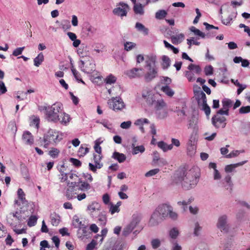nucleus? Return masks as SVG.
<instances>
[{
    "label": "nucleus",
    "mask_w": 250,
    "mask_h": 250,
    "mask_svg": "<svg viewBox=\"0 0 250 250\" xmlns=\"http://www.w3.org/2000/svg\"><path fill=\"white\" fill-rule=\"evenodd\" d=\"M88 228L85 225L83 226L81 228L79 229L78 233H81L80 237H84L88 235Z\"/></svg>",
    "instance_id": "obj_44"
},
{
    "label": "nucleus",
    "mask_w": 250,
    "mask_h": 250,
    "mask_svg": "<svg viewBox=\"0 0 250 250\" xmlns=\"http://www.w3.org/2000/svg\"><path fill=\"white\" fill-rule=\"evenodd\" d=\"M102 155L94 154H93V159H94L95 164H97V165H98V164H101L100 161H101V160L102 159Z\"/></svg>",
    "instance_id": "obj_64"
},
{
    "label": "nucleus",
    "mask_w": 250,
    "mask_h": 250,
    "mask_svg": "<svg viewBox=\"0 0 250 250\" xmlns=\"http://www.w3.org/2000/svg\"><path fill=\"white\" fill-rule=\"evenodd\" d=\"M222 102L223 106H227L229 108L232 106L233 103L231 100L226 98L224 99Z\"/></svg>",
    "instance_id": "obj_52"
},
{
    "label": "nucleus",
    "mask_w": 250,
    "mask_h": 250,
    "mask_svg": "<svg viewBox=\"0 0 250 250\" xmlns=\"http://www.w3.org/2000/svg\"><path fill=\"white\" fill-rule=\"evenodd\" d=\"M125 74L130 78L140 77L143 75V69L133 68L125 72Z\"/></svg>",
    "instance_id": "obj_13"
},
{
    "label": "nucleus",
    "mask_w": 250,
    "mask_h": 250,
    "mask_svg": "<svg viewBox=\"0 0 250 250\" xmlns=\"http://www.w3.org/2000/svg\"><path fill=\"white\" fill-rule=\"evenodd\" d=\"M212 125L217 128H225L226 125V118L224 116H220L219 115H214L211 119Z\"/></svg>",
    "instance_id": "obj_8"
},
{
    "label": "nucleus",
    "mask_w": 250,
    "mask_h": 250,
    "mask_svg": "<svg viewBox=\"0 0 250 250\" xmlns=\"http://www.w3.org/2000/svg\"><path fill=\"white\" fill-rule=\"evenodd\" d=\"M132 220L130 223L128 225L134 229L137 225L140 223L141 217L140 215L134 214L132 216Z\"/></svg>",
    "instance_id": "obj_26"
},
{
    "label": "nucleus",
    "mask_w": 250,
    "mask_h": 250,
    "mask_svg": "<svg viewBox=\"0 0 250 250\" xmlns=\"http://www.w3.org/2000/svg\"><path fill=\"white\" fill-rule=\"evenodd\" d=\"M116 78L115 76L110 75L105 79L106 83L111 84L115 83Z\"/></svg>",
    "instance_id": "obj_57"
},
{
    "label": "nucleus",
    "mask_w": 250,
    "mask_h": 250,
    "mask_svg": "<svg viewBox=\"0 0 250 250\" xmlns=\"http://www.w3.org/2000/svg\"><path fill=\"white\" fill-rule=\"evenodd\" d=\"M60 151L59 149L55 147H52L48 152V154L52 158H56L58 157Z\"/></svg>",
    "instance_id": "obj_34"
},
{
    "label": "nucleus",
    "mask_w": 250,
    "mask_h": 250,
    "mask_svg": "<svg viewBox=\"0 0 250 250\" xmlns=\"http://www.w3.org/2000/svg\"><path fill=\"white\" fill-rule=\"evenodd\" d=\"M69 121L70 117L69 115L65 113H62L61 112L59 117V120L58 121H60L62 124L66 125L69 122Z\"/></svg>",
    "instance_id": "obj_29"
},
{
    "label": "nucleus",
    "mask_w": 250,
    "mask_h": 250,
    "mask_svg": "<svg viewBox=\"0 0 250 250\" xmlns=\"http://www.w3.org/2000/svg\"><path fill=\"white\" fill-rule=\"evenodd\" d=\"M213 68L211 65L207 66L205 67L204 72L207 76H209L213 74Z\"/></svg>",
    "instance_id": "obj_50"
},
{
    "label": "nucleus",
    "mask_w": 250,
    "mask_h": 250,
    "mask_svg": "<svg viewBox=\"0 0 250 250\" xmlns=\"http://www.w3.org/2000/svg\"><path fill=\"white\" fill-rule=\"evenodd\" d=\"M161 90L169 97H172L174 94V92L168 85L163 86Z\"/></svg>",
    "instance_id": "obj_32"
},
{
    "label": "nucleus",
    "mask_w": 250,
    "mask_h": 250,
    "mask_svg": "<svg viewBox=\"0 0 250 250\" xmlns=\"http://www.w3.org/2000/svg\"><path fill=\"white\" fill-rule=\"evenodd\" d=\"M44 60V56L42 52L39 53L38 55L34 59V64L37 67H39Z\"/></svg>",
    "instance_id": "obj_28"
},
{
    "label": "nucleus",
    "mask_w": 250,
    "mask_h": 250,
    "mask_svg": "<svg viewBox=\"0 0 250 250\" xmlns=\"http://www.w3.org/2000/svg\"><path fill=\"white\" fill-rule=\"evenodd\" d=\"M89 151V148L87 147H84L83 146H81L79 149V153L80 154V156H83L86 154H87Z\"/></svg>",
    "instance_id": "obj_53"
},
{
    "label": "nucleus",
    "mask_w": 250,
    "mask_h": 250,
    "mask_svg": "<svg viewBox=\"0 0 250 250\" xmlns=\"http://www.w3.org/2000/svg\"><path fill=\"white\" fill-rule=\"evenodd\" d=\"M77 183L79 185H78L79 190L87 191L89 190L91 188L90 185L85 181H80Z\"/></svg>",
    "instance_id": "obj_25"
},
{
    "label": "nucleus",
    "mask_w": 250,
    "mask_h": 250,
    "mask_svg": "<svg viewBox=\"0 0 250 250\" xmlns=\"http://www.w3.org/2000/svg\"><path fill=\"white\" fill-rule=\"evenodd\" d=\"M190 30L191 32H193L195 35L199 36L202 38H205V33H203L200 30H199V29H198L196 27H195L194 26H191L190 28Z\"/></svg>",
    "instance_id": "obj_41"
},
{
    "label": "nucleus",
    "mask_w": 250,
    "mask_h": 250,
    "mask_svg": "<svg viewBox=\"0 0 250 250\" xmlns=\"http://www.w3.org/2000/svg\"><path fill=\"white\" fill-rule=\"evenodd\" d=\"M162 61H163V67L164 68H167L170 65V60L169 58L167 56H163L162 57Z\"/></svg>",
    "instance_id": "obj_42"
},
{
    "label": "nucleus",
    "mask_w": 250,
    "mask_h": 250,
    "mask_svg": "<svg viewBox=\"0 0 250 250\" xmlns=\"http://www.w3.org/2000/svg\"><path fill=\"white\" fill-rule=\"evenodd\" d=\"M87 210L92 217H96L100 213V205L96 202L88 205Z\"/></svg>",
    "instance_id": "obj_9"
},
{
    "label": "nucleus",
    "mask_w": 250,
    "mask_h": 250,
    "mask_svg": "<svg viewBox=\"0 0 250 250\" xmlns=\"http://www.w3.org/2000/svg\"><path fill=\"white\" fill-rule=\"evenodd\" d=\"M73 226L75 228L80 229L84 225L82 223V221H80V218L77 215H75L73 217L72 221Z\"/></svg>",
    "instance_id": "obj_30"
},
{
    "label": "nucleus",
    "mask_w": 250,
    "mask_h": 250,
    "mask_svg": "<svg viewBox=\"0 0 250 250\" xmlns=\"http://www.w3.org/2000/svg\"><path fill=\"white\" fill-rule=\"evenodd\" d=\"M62 133L53 129H49L43 136V146L48 147L50 144L56 145L62 139Z\"/></svg>",
    "instance_id": "obj_3"
},
{
    "label": "nucleus",
    "mask_w": 250,
    "mask_h": 250,
    "mask_svg": "<svg viewBox=\"0 0 250 250\" xmlns=\"http://www.w3.org/2000/svg\"><path fill=\"white\" fill-rule=\"evenodd\" d=\"M137 143V139L135 138H133V143L132 144V148H133L132 153L133 154H137L139 152L143 153L145 151V148L143 146H135Z\"/></svg>",
    "instance_id": "obj_19"
},
{
    "label": "nucleus",
    "mask_w": 250,
    "mask_h": 250,
    "mask_svg": "<svg viewBox=\"0 0 250 250\" xmlns=\"http://www.w3.org/2000/svg\"><path fill=\"white\" fill-rule=\"evenodd\" d=\"M89 168L90 170L93 171V172H96L97 170V168L100 169L102 168L103 166V164H95V165H93L91 163H89Z\"/></svg>",
    "instance_id": "obj_43"
},
{
    "label": "nucleus",
    "mask_w": 250,
    "mask_h": 250,
    "mask_svg": "<svg viewBox=\"0 0 250 250\" xmlns=\"http://www.w3.org/2000/svg\"><path fill=\"white\" fill-rule=\"evenodd\" d=\"M184 34L180 33L176 36H172L170 37L171 42L174 44L181 43L184 39Z\"/></svg>",
    "instance_id": "obj_22"
},
{
    "label": "nucleus",
    "mask_w": 250,
    "mask_h": 250,
    "mask_svg": "<svg viewBox=\"0 0 250 250\" xmlns=\"http://www.w3.org/2000/svg\"><path fill=\"white\" fill-rule=\"evenodd\" d=\"M199 178L200 173L197 168L188 170L183 168L176 172L174 180L176 184H181L183 189L189 190L195 187Z\"/></svg>",
    "instance_id": "obj_1"
},
{
    "label": "nucleus",
    "mask_w": 250,
    "mask_h": 250,
    "mask_svg": "<svg viewBox=\"0 0 250 250\" xmlns=\"http://www.w3.org/2000/svg\"><path fill=\"white\" fill-rule=\"evenodd\" d=\"M23 142L27 145H32L33 144L34 140L32 134L28 131L23 132L22 136Z\"/></svg>",
    "instance_id": "obj_15"
},
{
    "label": "nucleus",
    "mask_w": 250,
    "mask_h": 250,
    "mask_svg": "<svg viewBox=\"0 0 250 250\" xmlns=\"http://www.w3.org/2000/svg\"><path fill=\"white\" fill-rule=\"evenodd\" d=\"M143 97L146 100L147 104L149 106H152L157 98L151 91H147L142 94Z\"/></svg>",
    "instance_id": "obj_14"
},
{
    "label": "nucleus",
    "mask_w": 250,
    "mask_h": 250,
    "mask_svg": "<svg viewBox=\"0 0 250 250\" xmlns=\"http://www.w3.org/2000/svg\"><path fill=\"white\" fill-rule=\"evenodd\" d=\"M121 7H117L113 10L114 14L121 17L125 16L129 9L128 5L125 3H121Z\"/></svg>",
    "instance_id": "obj_10"
},
{
    "label": "nucleus",
    "mask_w": 250,
    "mask_h": 250,
    "mask_svg": "<svg viewBox=\"0 0 250 250\" xmlns=\"http://www.w3.org/2000/svg\"><path fill=\"white\" fill-rule=\"evenodd\" d=\"M69 161L76 167H80L82 165L81 162L78 159L75 158H71L69 159Z\"/></svg>",
    "instance_id": "obj_56"
},
{
    "label": "nucleus",
    "mask_w": 250,
    "mask_h": 250,
    "mask_svg": "<svg viewBox=\"0 0 250 250\" xmlns=\"http://www.w3.org/2000/svg\"><path fill=\"white\" fill-rule=\"evenodd\" d=\"M133 230L132 228L130 227L129 225H127L125 228L124 229V230L122 232V235L126 237L127 236L129 233L131 232V231Z\"/></svg>",
    "instance_id": "obj_49"
},
{
    "label": "nucleus",
    "mask_w": 250,
    "mask_h": 250,
    "mask_svg": "<svg viewBox=\"0 0 250 250\" xmlns=\"http://www.w3.org/2000/svg\"><path fill=\"white\" fill-rule=\"evenodd\" d=\"M50 221L51 224L54 226H57L60 222V216L55 212L50 214Z\"/></svg>",
    "instance_id": "obj_21"
},
{
    "label": "nucleus",
    "mask_w": 250,
    "mask_h": 250,
    "mask_svg": "<svg viewBox=\"0 0 250 250\" xmlns=\"http://www.w3.org/2000/svg\"><path fill=\"white\" fill-rule=\"evenodd\" d=\"M67 186L68 187L65 193V196L67 199L72 200L76 198V195L80 191L77 183L67 182Z\"/></svg>",
    "instance_id": "obj_6"
},
{
    "label": "nucleus",
    "mask_w": 250,
    "mask_h": 250,
    "mask_svg": "<svg viewBox=\"0 0 250 250\" xmlns=\"http://www.w3.org/2000/svg\"><path fill=\"white\" fill-rule=\"evenodd\" d=\"M250 112V106H242L239 109V113L241 114H245Z\"/></svg>",
    "instance_id": "obj_60"
},
{
    "label": "nucleus",
    "mask_w": 250,
    "mask_h": 250,
    "mask_svg": "<svg viewBox=\"0 0 250 250\" xmlns=\"http://www.w3.org/2000/svg\"><path fill=\"white\" fill-rule=\"evenodd\" d=\"M102 199L104 204L110 205V197L107 193H105L103 195Z\"/></svg>",
    "instance_id": "obj_63"
},
{
    "label": "nucleus",
    "mask_w": 250,
    "mask_h": 250,
    "mask_svg": "<svg viewBox=\"0 0 250 250\" xmlns=\"http://www.w3.org/2000/svg\"><path fill=\"white\" fill-rule=\"evenodd\" d=\"M37 219L38 218L36 216H31L27 222L28 226L29 227L34 226L37 223Z\"/></svg>",
    "instance_id": "obj_45"
},
{
    "label": "nucleus",
    "mask_w": 250,
    "mask_h": 250,
    "mask_svg": "<svg viewBox=\"0 0 250 250\" xmlns=\"http://www.w3.org/2000/svg\"><path fill=\"white\" fill-rule=\"evenodd\" d=\"M26 212H27L26 211ZM28 216L26 211L20 210L15 212H11L7 217L8 223L12 227H16Z\"/></svg>",
    "instance_id": "obj_4"
},
{
    "label": "nucleus",
    "mask_w": 250,
    "mask_h": 250,
    "mask_svg": "<svg viewBox=\"0 0 250 250\" xmlns=\"http://www.w3.org/2000/svg\"><path fill=\"white\" fill-rule=\"evenodd\" d=\"M147 68V71L145 75L144 78L146 82H149L157 76L158 71L156 67Z\"/></svg>",
    "instance_id": "obj_11"
},
{
    "label": "nucleus",
    "mask_w": 250,
    "mask_h": 250,
    "mask_svg": "<svg viewBox=\"0 0 250 250\" xmlns=\"http://www.w3.org/2000/svg\"><path fill=\"white\" fill-rule=\"evenodd\" d=\"M160 171L159 168L151 169L145 174L146 177H150L157 174Z\"/></svg>",
    "instance_id": "obj_54"
},
{
    "label": "nucleus",
    "mask_w": 250,
    "mask_h": 250,
    "mask_svg": "<svg viewBox=\"0 0 250 250\" xmlns=\"http://www.w3.org/2000/svg\"><path fill=\"white\" fill-rule=\"evenodd\" d=\"M244 163H238L236 164H231L226 166L225 168V171L226 172H231L234 168L239 165H242Z\"/></svg>",
    "instance_id": "obj_39"
},
{
    "label": "nucleus",
    "mask_w": 250,
    "mask_h": 250,
    "mask_svg": "<svg viewBox=\"0 0 250 250\" xmlns=\"http://www.w3.org/2000/svg\"><path fill=\"white\" fill-rule=\"evenodd\" d=\"M71 71L75 79L78 82H80L84 84V82L81 79V75L80 73L78 71H77V70L75 69L73 67H72Z\"/></svg>",
    "instance_id": "obj_37"
},
{
    "label": "nucleus",
    "mask_w": 250,
    "mask_h": 250,
    "mask_svg": "<svg viewBox=\"0 0 250 250\" xmlns=\"http://www.w3.org/2000/svg\"><path fill=\"white\" fill-rule=\"evenodd\" d=\"M198 103L199 104L202 103V104L207 103L206 94L203 91H200L198 94Z\"/></svg>",
    "instance_id": "obj_33"
},
{
    "label": "nucleus",
    "mask_w": 250,
    "mask_h": 250,
    "mask_svg": "<svg viewBox=\"0 0 250 250\" xmlns=\"http://www.w3.org/2000/svg\"><path fill=\"white\" fill-rule=\"evenodd\" d=\"M186 76L189 82H194L195 80V77L194 73L190 71H186Z\"/></svg>",
    "instance_id": "obj_47"
},
{
    "label": "nucleus",
    "mask_w": 250,
    "mask_h": 250,
    "mask_svg": "<svg viewBox=\"0 0 250 250\" xmlns=\"http://www.w3.org/2000/svg\"><path fill=\"white\" fill-rule=\"evenodd\" d=\"M188 68L190 70H194L195 72L197 74H200L201 72V67L197 65H195L192 63H190L188 66Z\"/></svg>",
    "instance_id": "obj_38"
},
{
    "label": "nucleus",
    "mask_w": 250,
    "mask_h": 250,
    "mask_svg": "<svg viewBox=\"0 0 250 250\" xmlns=\"http://www.w3.org/2000/svg\"><path fill=\"white\" fill-rule=\"evenodd\" d=\"M112 158L117 160L119 163H123L126 160V156L123 153H120L118 152H114L113 153Z\"/></svg>",
    "instance_id": "obj_24"
},
{
    "label": "nucleus",
    "mask_w": 250,
    "mask_h": 250,
    "mask_svg": "<svg viewBox=\"0 0 250 250\" xmlns=\"http://www.w3.org/2000/svg\"><path fill=\"white\" fill-rule=\"evenodd\" d=\"M121 202L119 201L117 203L116 205H113L112 203H110V208L109 212L111 214H113L116 212H119L120 210V206L121 205Z\"/></svg>",
    "instance_id": "obj_27"
},
{
    "label": "nucleus",
    "mask_w": 250,
    "mask_h": 250,
    "mask_svg": "<svg viewBox=\"0 0 250 250\" xmlns=\"http://www.w3.org/2000/svg\"><path fill=\"white\" fill-rule=\"evenodd\" d=\"M167 14V12L166 10H160L155 13V18L158 20H162L166 17Z\"/></svg>",
    "instance_id": "obj_36"
},
{
    "label": "nucleus",
    "mask_w": 250,
    "mask_h": 250,
    "mask_svg": "<svg viewBox=\"0 0 250 250\" xmlns=\"http://www.w3.org/2000/svg\"><path fill=\"white\" fill-rule=\"evenodd\" d=\"M96 244L95 241L93 240L90 243L87 244L86 250H93Z\"/></svg>",
    "instance_id": "obj_62"
},
{
    "label": "nucleus",
    "mask_w": 250,
    "mask_h": 250,
    "mask_svg": "<svg viewBox=\"0 0 250 250\" xmlns=\"http://www.w3.org/2000/svg\"><path fill=\"white\" fill-rule=\"evenodd\" d=\"M103 142L102 141H100V139H97L95 141V145L94 148L96 152L98 154L102 155V147L100 146V144Z\"/></svg>",
    "instance_id": "obj_35"
},
{
    "label": "nucleus",
    "mask_w": 250,
    "mask_h": 250,
    "mask_svg": "<svg viewBox=\"0 0 250 250\" xmlns=\"http://www.w3.org/2000/svg\"><path fill=\"white\" fill-rule=\"evenodd\" d=\"M146 5L141 3H135L134 4L133 11L137 15H143L144 14V7Z\"/></svg>",
    "instance_id": "obj_23"
},
{
    "label": "nucleus",
    "mask_w": 250,
    "mask_h": 250,
    "mask_svg": "<svg viewBox=\"0 0 250 250\" xmlns=\"http://www.w3.org/2000/svg\"><path fill=\"white\" fill-rule=\"evenodd\" d=\"M136 44L132 42H126L124 43V48L126 51H130L134 48Z\"/></svg>",
    "instance_id": "obj_46"
},
{
    "label": "nucleus",
    "mask_w": 250,
    "mask_h": 250,
    "mask_svg": "<svg viewBox=\"0 0 250 250\" xmlns=\"http://www.w3.org/2000/svg\"><path fill=\"white\" fill-rule=\"evenodd\" d=\"M158 146L165 152L172 149V145H167L163 141L158 142Z\"/></svg>",
    "instance_id": "obj_31"
},
{
    "label": "nucleus",
    "mask_w": 250,
    "mask_h": 250,
    "mask_svg": "<svg viewBox=\"0 0 250 250\" xmlns=\"http://www.w3.org/2000/svg\"><path fill=\"white\" fill-rule=\"evenodd\" d=\"M171 207L170 206L167 204H163L159 206L156 209V211L152 214L150 219V222L154 225L155 224L153 222V221L155 220L158 214L163 218L167 217L168 216V213H169Z\"/></svg>",
    "instance_id": "obj_5"
},
{
    "label": "nucleus",
    "mask_w": 250,
    "mask_h": 250,
    "mask_svg": "<svg viewBox=\"0 0 250 250\" xmlns=\"http://www.w3.org/2000/svg\"><path fill=\"white\" fill-rule=\"evenodd\" d=\"M151 245L154 249L158 248L160 246V241L158 239H153L151 241Z\"/></svg>",
    "instance_id": "obj_61"
},
{
    "label": "nucleus",
    "mask_w": 250,
    "mask_h": 250,
    "mask_svg": "<svg viewBox=\"0 0 250 250\" xmlns=\"http://www.w3.org/2000/svg\"><path fill=\"white\" fill-rule=\"evenodd\" d=\"M202 106V110H204L206 115L208 116L210 113V107L208 105L207 103L203 104Z\"/></svg>",
    "instance_id": "obj_51"
},
{
    "label": "nucleus",
    "mask_w": 250,
    "mask_h": 250,
    "mask_svg": "<svg viewBox=\"0 0 250 250\" xmlns=\"http://www.w3.org/2000/svg\"><path fill=\"white\" fill-rule=\"evenodd\" d=\"M17 192L19 199L21 201V202L23 204L27 202L25 199V195L23 190L21 188H19Z\"/></svg>",
    "instance_id": "obj_40"
},
{
    "label": "nucleus",
    "mask_w": 250,
    "mask_h": 250,
    "mask_svg": "<svg viewBox=\"0 0 250 250\" xmlns=\"http://www.w3.org/2000/svg\"><path fill=\"white\" fill-rule=\"evenodd\" d=\"M65 167L64 165L61 166L59 170L60 174L59 175V178L61 182H67L68 179V174L64 171Z\"/></svg>",
    "instance_id": "obj_20"
},
{
    "label": "nucleus",
    "mask_w": 250,
    "mask_h": 250,
    "mask_svg": "<svg viewBox=\"0 0 250 250\" xmlns=\"http://www.w3.org/2000/svg\"><path fill=\"white\" fill-rule=\"evenodd\" d=\"M108 104L110 108L116 111L121 110L125 107L124 102L119 97H113L109 99L108 101Z\"/></svg>",
    "instance_id": "obj_7"
},
{
    "label": "nucleus",
    "mask_w": 250,
    "mask_h": 250,
    "mask_svg": "<svg viewBox=\"0 0 250 250\" xmlns=\"http://www.w3.org/2000/svg\"><path fill=\"white\" fill-rule=\"evenodd\" d=\"M192 201H193L192 199H189L188 202H186V201H183L182 202L179 201L178 202V204L180 206H183V209L184 210H186V208H187V205L190 204Z\"/></svg>",
    "instance_id": "obj_58"
},
{
    "label": "nucleus",
    "mask_w": 250,
    "mask_h": 250,
    "mask_svg": "<svg viewBox=\"0 0 250 250\" xmlns=\"http://www.w3.org/2000/svg\"><path fill=\"white\" fill-rule=\"evenodd\" d=\"M153 106L156 110H161L164 108L166 107L167 104L163 99L160 98L156 99Z\"/></svg>",
    "instance_id": "obj_18"
},
{
    "label": "nucleus",
    "mask_w": 250,
    "mask_h": 250,
    "mask_svg": "<svg viewBox=\"0 0 250 250\" xmlns=\"http://www.w3.org/2000/svg\"><path fill=\"white\" fill-rule=\"evenodd\" d=\"M156 58L153 55H147L145 57L146 67V68L156 67Z\"/></svg>",
    "instance_id": "obj_17"
},
{
    "label": "nucleus",
    "mask_w": 250,
    "mask_h": 250,
    "mask_svg": "<svg viewBox=\"0 0 250 250\" xmlns=\"http://www.w3.org/2000/svg\"><path fill=\"white\" fill-rule=\"evenodd\" d=\"M82 64L84 66L83 71L88 74L93 73L96 70V65L93 61H88L86 62L82 61Z\"/></svg>",
    "instance_id": "obj_12"
},
{
    "label": "nucleus",
    "mask_w": 250,
    "mask_h": 250,
    "mask_svg": "<svg viewBox=\"0 0 250 250\" xmlns=\"http://www.w3.org/2000/svg\"><path fill=\"white\" fill-rule=\"evenodd\" d=\"M178 234L179 231L175 228L172 229L169 231V235L170 237L173 239H175L178 236Z\"/></svg>",
    "instance_id": "obj_55"
},
{
    "label": "nucleus",
    "mask_w": 250,
    "mask_h": 250,
    "mask_svg": "<svg viewBox=\"0 0 250 250\" xmlns=\"http://www.w3.org/2000/svg\"><path fill=\"white\" fill-rule=\"evenodd\" d=\"M32 121L31 122V125H34L36 128H38L39 127L40 119L39 117L35 116L32 117Z\"/></svg>",
    "instance_id": "obj_48"
},
{
    "label": "nucleus",
    "mask_w": 250,
    "mask_h": 250,
    "mask_svg": "<svg viewBox=\"0 0 250 250\" xmlns=\"http://www.w3.org/2000/svg\"><path fill=\"white\" fill-rule=\"evenodd\" d=\"M43 110L45 111L47 120L56 123L59 120L60 114L62 110V104L56 103L51 106H44Z\"/></svg>",
    "instance_id": "obj_2"
},
{
    "label": "nucleus",
    "mask_w": 250,
    "mask_h": 250,
    "mask_svg": "<svg viewBox=\"0 0 250 250\" xmlns=\"http://www.w3.org/2000/svg\"><path fill=\"white\" fill-rule=\"evenodd\" d=\"M24 49V47L17 48L14 50V51L13 52L12 55L14 56H18L21 54Z\"/></svg>",
    "instance_id": "obj_59"
},
{
    "label": "nucleus",
    "mask_w": 250,
    "mask_h": 250,
    "mask_svg": "<svg viewBox=\"0 0 250 250\" xmlns=\"http://www.w3.org/2000/svg\"><path fill=\"white\" fill-rule=\"evenodd\" d=\"M227 217L226 215H223L218 219L217 223V227L220 229L221 231L224 230L225 232L228 231V225H227Z\"/></svg>",
    "instance_id": "obj_16"
}]
</instances>
